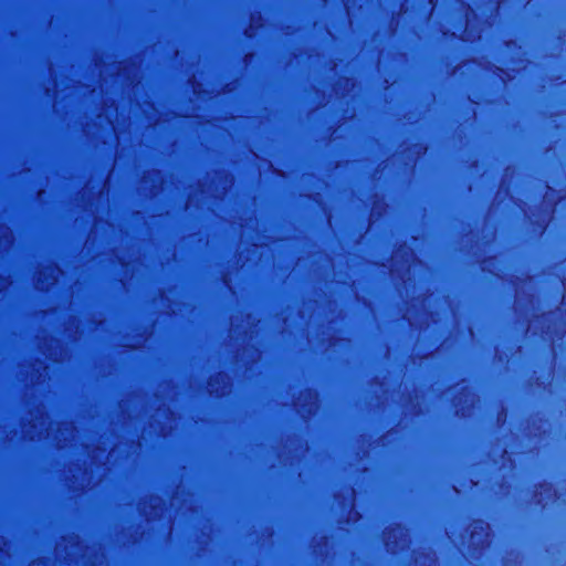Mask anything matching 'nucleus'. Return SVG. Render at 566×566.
I'll use <instances>...</instances> for the list:
<instances>
[{
  "instance_id": "obj_1",
  "label": "nucleus",
  "mask_w": 566,
  "mask_h": 566,
  "mask_svg": "<svg viewBox=\"0 0 566 566\" xmlns=\"http://www.w3.org/2000/svg\"><path fill=\"white\" fill-rule=\"evenodd\" d=\"M398 532L400 535L402 534L403 530L400 525H396L395 527L388 528L384 532L385 537H390L391 533Z\"/></svg>"
},
{
  "instance_id": "obj_2",
  "label": "nucleus",
  "mask_w": 566,
  "mask_h": 566,
  "mask_svg": "<svg viewBox=\"0 0 566 566\" xmlns=\"http://www.w3.org/2000/svg\"><path fill=\"white\" fill-rule=\"evenodd\" d=\"M213 381H214V384L217 382V374L216 373H214Z\"/></svg>"
}]
</instances>
